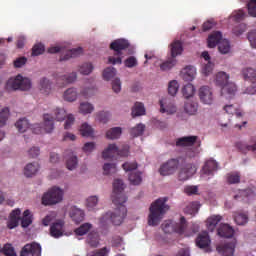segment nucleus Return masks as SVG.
Segmentation results:
<instances>
[{"label":"nucleus","mask_w":256,"mask_h":256,"mask_svg":"<svg viewBox=\"0 0 256 256\" xmlns=\"http://www.w3.org/2000/svg\"><path fill=\"white\" fill-rule=\"evenodd\" d=\"M123 191H125V184L123 183V180H114L112 203H114L116 209L113 212H107L105 215L100 217L99 223L101 227H107L109 223H113V225H121V223H123V219L127 217V207L125 206V203H127V196Z\"/></svg>","instance_id":"nucleus-1"},{"label":"nucleus","mask_w":256,"mask_h":256,"mask_svg":"<svg viewBox=\"0 0 256 256\" xmlns=\"http://www.w3.org/2000/svg\"><path fill=\"white\" fill-rule=\"evenodd\" d=\"M187 158L180 156L178 158H173L164 163L160 169L159 173L163 177H167V175H173L179 168V165H182L180 172L178 174L179 181H187L191 179V177L197 173V166L193 163H187Z\"/></svg>","instance_id":"nucleus-2"},{"label":"nucleus","mask_w":256,"mask_h":256,"mask_svg":"<svg viewBox=\"0 0 256 256\" xmlns=\"http://www.w3.org/2000/svg\"><path fill=\"white\" fill-rule=\"evenodd\" d=\"M167 201H169V198L167 197L158 198L150 205L148 215V225H150V227H157V225L161 223L165 213H167L169 210Z\"/></svg>","instance_id":"nucleus-3"},{"label":"nucleus","mask_w":256,"mask_h":256,"mask_svg":"<svg viewBox=\"0 0 256 256\" xmlns=\"http://www.w3.org/2000/svg\"><path fill=\"white\" fill-rule=\"evenodd\" d=\"M171 57L160 64L161 71H171L177 65V56L183 53V43L176 40L170 45Z\"/></svg>","instance_id":"nucleus-4"},{"label":"nucleus","mask_w":256,"mask_h":256,"mask_svg":"<svg viewBox=\"0 0 256 256\" xmlns=\"http://www.w3.org/2000/svg\"><path fill=\"white\" fill-rule=\"evenodd\" d=\"M216 85L221 87V95H228L231 99L237 92V86L233 82H229V75L225 72H218L216 74Z\"/></svg>","instance_id":"nucleus-5"},{"label":"nucleus","mask_w":256,"mask_h":256,"mask_svg":"<svg viewBox=\"0 0 256 256\" xmlns=\"http://www.w3.org/2000/svg\"><path fill=\"white\" fill-rule=\"evenodd\" d=\"M110 49H112V51H115V55H117L118 57H109V63H111L112 65H121V63H123V60L121 58V55H123V53H121V51L129 49V41L125 39H117L110 44Z\"/></svg>","instance_id":"nucleus-6"},{"label":"nucleus","mask_w":256,"mask_h":256,"mask_svg":"<svg viewBox=\"0 0 256 256\" xmlns=\"http://www.w3.org/2000/svg\"><path fill=\"white\" fill-rule=\"evenodd\" d=\"M6 89L7 91H29L31 89V79L17 75L15 78L8 79Z\"/></svg>","instance_id":"nucleus-7"},{"label":"nucleus","mask_w":256,"mask_h":256,"mask_svg":"<svg viewBox=\"0 0 256 256\" xmlns=\"http://www.w3.org/2000/svg\"><path fill=\"white\" fill-rule=\"evenodd\" d=\"M103 159H117V157H129V145H122L121 148L116 144H110L103 152Z\"/></svg>","instance_id":"nucleus-8"},{"label":"nucleus","mask_w":256,"mask_h":256,"mask_svg":"<svg viewBox=\"0 0 256 256\" xmlns=\"http://www.w3.org/2000/svg\"><path fill=\"white\" fill-rule=\"evenodd\" d=\"M64 192L61 188L54 186L45 192L42 196L43 205H57L63 201Z\"/></svg>","instance_id":"nucleus-9"},{"label":"nucleus","mask_w":256,"mask_h":256,"mask_svg":"<svg viewBox=\"0 0 256 256\" xmlns=\"http://www.w3.org/2000/svg\"><path fill=\"white\" fill-rule=\"evenodd\" d=\"M162 231L164 233H178L179 235H183L185 233V229H187V220L185 217L180 218V222H173V220H167L162 224Z\"/></svg>","instance_id":"nucleus-10"},{"label":"nucleus","mask_w":256,"mask_h":256,"mask_svg":"<svg viewBox=\"0 0 256 256\" xmlns=\"http://www.w3.org/2000/svg\"><path fill=\"white\" fill-rule=\"evenodd\" d=\"M43 121V127H41V124H34L31 126L32 133L35 135H41L43 133L53 132V129H55V125L53 124V117L49 114H44Z\"/></svg>","instance_id":"nucleus-11"},{"label":"nucleus","mask_w":256,"mask_h":256,"mask_svg":"<svg viewBox=\"0 0 256 256\" xmlns=\"http://www.w3.org/2000/svg\"><path fill=\"white\" fill-rule=\"evenodd\" d=\"M241 75L244 79V81H248L251 83L249 87L246 89V93L248 95H255L256 93V70L248 67V68H243L241 71Z\"/></svg>","instance_id":"nucleus-12"},{"label":"nucleus","mask_w":256,"mask_h":256,"mask_svg":"<svg viewBox=\"0 0 256 256\" xmlns=\"http://www.w3.org/2000/svg\"><path fill=\"white\" fill-rule=\"evenodd\" d=\"M217 171H219V163L213 159H209L204 163L201 169V179L209 181Z\"/></svg>","instance_id":"nucleus-13"},{"label":"nucleus","mask_w":256,"mask_h":256,"mask_svg":"<svg viewBox=\"0 0 256 256\" xmlns=\"http://www.w3.org/2000/svg\"><path fill=\"white\" fill-rule=\"evenodd\" d=\"M41 253V244L37 242H31L24 245V247L20 251V256H41Z\"/></svg>","instance_id":"nucleus-14"},{"label":"nucleus","mask_w":256,"mask_h":256,"mask_svg":"<svg viewBox=\"0 0 256 256\" xmlns=\"http://www.w3.org/2000/svg\"><path fill=\"white\" fill-rule=\"evenodd\" d=\"M235 247H237V242L233 240L231 242L218 245L216 247V251L223 256H233L235 255Z\"/></svg>","instance_id":"nucleus-15"},{"label":"nucleus","mask_w":256,"mask_h":256,"mask_svg":"<svg viewBox=\"0 0 256 256\" xmlns=\"http://www.w3.org/2000/svg\"><path fill=\"white\" fill-rule=\"evenodd\" d=\"M199 99L204 105L213 104V90L209 86H202L198 92Z\"/></svg>","instance_id":"nucleus-16"},{"label":"nucleus","mask_w":256,"mask_h":256,"mask_svg":"<svg viewBox=\"0 0 256 256\" xmlns=\"http://www.w3.org/2000/svg\"><path fill=\"white\" fill-rule=\"evenodd\" d=\"M55 79L58 85H69L77 81V72H72L68 75L55 74Z\"/></svg>","instance_id":"nucleus-17"},{"label":"nucleus","mask_w":256,"mask_h":256,"mask_svg":"<svg viewBox=\"0 0 256 256\" xmlns=\"http://www.w3.org/2000/svg\"><path fill=\"white\" fill-rule=\"evenodd\" d=\"M197 136H183L176 139V147H182L183 149L187 147H193L197 143Z\"/></svg>","instance_id":"nucleus-18"},{"label":"nucleus","mask_w":256,"mask_h":256,"mask_svg":"<svg viewBox=\"0 0 256 256\" xmlns=\"http://www.w3.org/2000/svg\"><path fill=\"white\" fill-rule=\"evenodd\" d=\"M160 113H167V115H173L177 113V107L171 102V100L165 98L160 100Z\"/></svg>","instance_id":"nucleus-19"},{"label":"nucleus","mask_w":256,"mask_h":256,"mask_svg":"<svg viewBox=\"0 0 256 256\" xmlns=\"http://www.w3.org/2000/svg\"><path fill=\"white\" fill-rule=\"evenodd\" d=\"M217 234L224 239H231L235 235V229L229 224L222 223L217 229Z\"/></svg>","instance_id":"nucleus-20"},{"label":"nucleus","mask_w":256,"mask_h":256,"mask_svg":"<svg viewBox=\"0 0 256 256\" xmlns=\"http://www.w3.org/2000/svg\"><path fill=\"white\" fill-rule=\"evenodd\" d=\"M80 55H83V48L81 47L66 50L61 54L60 61H69V59H75V57Z\"/></svg>","instance_id":"nucleus-21"},{"label":"nucleus","mask_w":256,"mask_h":256,"mask_svg":"<svg viewBox=\"0 0 256 256\" xmlns=\"http://www.w3.org/2000/svg\"><path fill=\"white\" fill-rule=\"evenodd\" d=\"M65 159H66V167L69 171H73V169L77 168L78 160L77 155L73 153L71 150H67L65 152Z\"/></svg>","instance_id":"nucleus-22"},{"label":"nucleus","mask_w":256,"mask_h":256,"mask_svg":"<svg viewBox=\"0 0 256 256\" xmlns=\"http://www.w3.org/2000/svg\"><path fill=\"white\" fill-rule=\"evenodd\" d=\"M223 41V34H221L220 31H215L212 34H210L208 36V47L210 49H214V47H217V45H219V43H221Z\"/></svg>","instance_id":"nucleus-23"},{"label":"nucleus","mask_w":256,"mask_h":256,"mask_svg":"<svg viewBox=\"0 0 256 256\" xmlns=\"http://www.w3.org/2000/svg\"><path fill=\"white\" fill-rule=\"evenodd\" d=\"M196 245L200 249H205V247H209L211 245V238H209V233L202 232L196 238Z\"/></svg>","instance_id":"nucleus-24"},{"label":"nucleus","mask_w":256,"mask_h":256,"mask_svg":"<svg viewBox=\"0 0 256 256\" xmlns=\"http://www.w3.org/2000/svg\"><path fill=\"white\" fill-rule=\"evenodd\" d=\"M255 198V191L251 188L240 190L236 195H234L235 201H245V199Z\"/></svg>","instance_id":"nucleus-25"},{"label":"nucleus","mask_w":256,"mask_h":256,"mask_svg":"<svg viewBox=\"0 0 256 256\" xmlns=\"http://www.w3.org/2000/svg\"><path fill=\"white\" fill-rule=\"evenodd\" d=\"M69 215L76 223H81L85 219V212L76 206L71 207Z\"/></svg>","instance_id":"nucleus-26"},{"label":"nucleus","mask_w":256,"mask_h":256,"mask_svg":"<svg viewBox=\"0 0 256 256\" xmlns=\"http://www.w3.org/2000/svg\"><path fill=\"white\" fill-rule=\"evenodd\" d=\"M50 235L55 239L63 236V222L59 221L50 226Z\"/></svg>","instance_id":"nucleus-27"},{"label":"nucleus","mask_w":256,"mask_h":256,"mask_svg":"<svg viewBox=\"0 0 256 256\" xmlns=\"http://www.w3.org/2000/svg\"><path fill=\"white\" fill-rule=\"evenodd\" d=\"M37 171H39V163H29L24 168V175L25 177H33V175H37Z\"/></svg>","instance_id":"nucleus-28"},{"label":"nucleus","mask_w":256,"mask_h":256,"mask_svg":"<svg viewBox=\"0 0 256 256\" xmlns=\"http://www.w3.org/2000/svg\"><path fill=\"white\" fill-rule=\"evenodd\" d=\"M195 75H197V70L193 66H187L183 70L182 77L184 81H193L195 79Z\"/></svg>","instance_id":"nucleus-29"},{"label":"nucleus","mask_w":256,"mask_h":256,"mask_svg":"<svg viewBox=\"0 0 256 256\" xmlns=\"http://www.w3.org/2000/svg\"><path fill=\"white\" fill-rule=\"evenodd\" d=\"M234 221L237 225H247L249 223V214L247 212H236Z\"/></svg>","instance_id":"nucleus-30"},{"label":"nucleus","mask_w":256,"mask_h":256,"mask_svg":"<svg viewBox=\"0 0 256 256\" xmlns=\"http://www.w3.org/2000/svg\"><path fill=\"white\" fill-rule=\"evenodd\" d=\"M53 118V125H55V121H65L67 118V111L63 108H56L53 112V115L49 114Z\"/></svg>","instance_id":"nucleus-31"},{"label":"nucleus","mask_w":256,"mask_h":256,"mask_svg":"<svg viewBox=\"0 0 256 256\" xmlns=\"http://www.w3.org/2000/svg\"><path fill=\"white\" fill-rule=\"evenodd\" d=\"M122 133H123V129L121 127L111 128L106 132V139H110V140L119 139Z\"/></svg>","instance_id":"nucleus-32"},{"label":"nucleus","mask_w":256,"mask_h":256,"mask_svg":"<svg viewBox=\"0 0 256 256\" xmlns=\"http://www.w3.org/2000/svg\"><path fill=\"white\" fill-rule=\"evenodd\" d=\"M218 50L221 55H229L231 53V43L227 39H223L218 44Z\"/></svg>","instance_id":"nucleus-33"},{"label":"nucleus","mask_w":256,"mask_h":256,"mask_svg":"<svg viewBox=\"0 0 256 256\" xmlns=\"http://www.w3.org/2000/svg\"><path fill=\"white\" fill-rule=\"evenodd\" d=\"M40 93H42L43 95H49V93H51V81H49V79L47 78H42L40 80Z\"/></svg>","instance_id":"nucleus-34"},{"label":"nucleus","mask_w":256,"mask_h":256,"mask_svg":"<svg viewBox=\"0 0 256 256\" xmlns=\"http://www.w3.org/2000/svg\"><path fill=\"white\" fill-rule=\"evenodd\" d=\"M223 219L221 215H214L207 219V229L208 231H215L217 224Z\"/></svg>","instance_id":"nucleus-35"},{"label":"nucleus","mask_w":256,"mask_h":256,"mask_svg":"<svg viewBox=\"0 0 256 256\" xmlns=\"http://www.w3.org/2000/svg\"><path fill=\"white\" fill-rule=\"evenodd\" d=\"M199 105L195 101H188L184 104V111L188 115H195L197 113Z\"/></svg>","instance_id":"nucleus-36"},{"label":"nucleus","mask_w":256,"mask_h":256,"mask_svg":"<svg viewBox=\"0 0 256 256\" xmlns=\"http://www.w3.org/2000/svg\"><path fill=\"white\" fill-rule=\"evenodd\" d=\"M77 89L76 88H68L65 92H64V99L65 101H68L70 103H73V101H77Z\"/></svg>","instance_id":"nucleus-37"},{"label":"nucleus","mask_w":256,"mask_h":256,"mask_svg":"<svg viewBox=\"0 0 256 256\" xmlns=\"http://www.w3.org/2000/svg\"><path fill=\"white\" fill-rule=\"evenodd\" d=\"M15 127L18 129L19 133H25L31 124H29V120L27 118H21L15 123Z\"/></svg>","instance_id":"nucleus-38"},{"label":"nucleus","mask_w":256,"mask_h":256,"mask_svg":"<svg viewBox=\"0 0 256 256\" xmlns=\"http://www.w3.org/2000/svg\"><path fill=\"white\" fill-rule=\"evenodd\" d=\"M31 223H33V215H31V211L25 210L21 219V227L26 229V227H29V225H31Z\"/></svg>","instance_id":"nucleus-39"},{"label":"nucleus","mask_w":256,"mask_h":256,"mask_svg":"<svg viewBox=\"0 0 256 256\" xmlns=\"http://www.w3.org/2000/svg\"><path fill=\"white\" fill-rule=\"evenodd\" d=\"M79 111L82 115H89L95 111V107L89 102H82L80 103Z\"/></svg>","instance_id":"nucleus-40"},{"label":"nucleus","mask_w":256,"mask_h":256,"mask_svg":"<svg viewBox=\"0 0 256 256\" xmlns=\"http://www.w3.org/2000/svg\"><path fill=\"white\" fill-rule=\"evenodd\" d=\"M182 94L185 99H191L195 95V86L193 84L188 83L182 88Z\"/></svg>","instance_id":"nucleus-41"},{"label":"nucleus","mask_w":256,"mask_h":256,"mask_svg":"<svg viewBox=\"0 0 256 256\" xmlns=\"http://www.w3.org/2000/svg\"><path fill=\"white\" fill-rule=\"evenodd\" d=\"M80 95H82L84 99H90V97L97 95V88H95V86L86 87L81 90Z\"/></svg>","instance_id":"nucleus-42"},{"label":"nucleus","mask_w":256,"mask_h":256,"mask_svg":"<svg viewBox=\"0 0 256 256\" xmlns=\"http://www.w3.org/2000/svg\"><path fill=\"white\" fill-rule=\"evenodd\" d=\"M145 113V106L141 102H136L132 109V117H140Z\"/></svg>","instance_id":"nucleus-43"},{"label":"nucleus","mask_w":256,"mask_h":256,"mask_svg":"<svg viewBox=\"0 0 256 256\" xmlns=\"http://www.w3.org/2000/svg\"><path fill=\"white\" fill-rule=\"evenodd\" d=\"M227 183H229V185L241 183V174L239 172H232L227 174Z\"/></svg>","instance_id":"nucleus-44"},{"label":"nucleus","mask_w":256,"mask_h":256,"mask_svg":"<svg viewBox=\"0 0 256 256\" xmlns=\"http://www.w3.org/2000/svg\"><path fill=\"white\" fill-rule=\"evenodd\" d=\"M224 111L227 113V115H236L238 117H243V113L239 112V108H237L235 105L230 104L224 106Z\"/></svg>","instance_id":"nucleus-45"},{"label":"nucleus","mask_w":256,"mask_h":256,"mask_svg":"<svg viewBox=\"0 0 256 256\" xmlns=\"http://www.w3.org/2000/svg\"><path fill=\"white\" fill-rule=\"evenodd\" d=\"M128 179L131 185H141V182L143 181L140 172H130Z\"/></svg>","instance_id":"nucleus-46"},{"label":"nucleus","mask_w":256,"mask_h":256,"mask_svg":"<svg viewBox=\"0 0 256 256\" xmlns=\"http://www.w3.org/2000/svg\"><path fill=\"white\" fill-rule=\"evenodd\" d=\"M99 203V197L97 196H90L86 200V207L88 211H93L95 210V207H97Z\"/></svg>","instance_id":"nucleus-47"},{"label":"nucleus","mask_w":256,"mask_h":256,"mask_svg":"<svg viewBox=\"0 0 256 256\" xmlns=\"http://www.w3.org/2000/svg\"><path fill=\"white\" fill-rule=\"evenodd\" d=\"M2 254L5 256H17V252H15V247H13V244L6 243L2 247Z\"/></svg>","instance_id":"nucleus-48"},{"label":"nucleus","mask_w":256,"mask_h":256,"mask_svg":"<svg viewBox=\"0 0 256 256\" xmlns=\"http://www.w3.org/2000/svg\"><path fill=\"white\" fill-rule=\"evenodd\" d=\"M104 175H113L117 173V165L115 163H105L103 166Z\"/></svg>","instance_id":"nucleus-49"},{"label":"nucleus","mask_w":256,"mask_h":256,"mask_svg":"<svg viewBox=\"0 0 256 256\" xmlns=\"http://www.w3.org/2000/svg\"><path fill=\"white\" fill-rule=\"evenodd\" d=\"M91 227H93V225H91L90 223H84L75 230V233L76 235H79L80 237H82V235H87V233L91 231Z\"/></svg>","instance_id":"nucleus-50"},{"label":"nucleus","mask_w":256,"mask_h":256,"mask_svg":"<svg viewBox=\"0 0 256 256\" xmlns=\"http://www.w3.org/2000/svg\"><path fill=\"white\" fill-rule=\"evenodd\" d=\"M102 75L105 81H110V79H113L117 75V70L114 67H108L103 71Z\"/></svg>","instance_id":"nucleus-51"},{"label":"nucleus","mask_w":256,"mask_h":256,"mask_svg":"<svg viewBox=\"0 0 256 256\" xmlns=\"http://www.w3.org/2000/svg\"><path fill=\"white\" fill-rule=\"evenodd\" d=\"M80 133L82 137H91L93 135V128L89 124L83 123L80 127Z\"/></svg>","instance_id":"nucleus-52"},{"label":"nucleus","mask_w":256,"mask_h":256,"mask_svg":"<svg viewBox=\"0 0 256 256\" xmlns=\"http://www.w3.org/2000/svg\"><path fill=\"white\" fill-rule=\"evenodd\" d=\"M178 91H179V82H177V80L170 81V83L168 85L169 95H171L172 97H175V95H177Z\"/></svg>","instance_id":"nucleus-53"},{"label":"nucleus","mask_w":256,"mask_h":256,"mask_svg":"<svg viewBox=\"0 0 256 256\" xmlns=\"http://www.w3.org/2000/svg\"><path fill=\"white\" fill-rule=\"evenodd\" d=\"M145 132V125L143 124H138L134 128L130 130V135L132 137H139Z\"/></svg>","instance_id":"nucleus-54"},{"label":"nucleus","mask_w":256,"mask_h":256,"mask_svg":"<svg viewBox=\"0 0 256 256\" xmlns=\"http://www.w3.org/2000/svg\"><path fill=\"white\" fill-rule=\"evenodd\" d=\"M93 72V64L84 63L79 67V73L81 75H90Z\"/></svg>","instance_id":"nucleus-55"},{"label":"nucleus","mask_w":256,"mask_h":256,"mask_svg":"<svg viewBox=\"0 0 256 256\" xmlns=\"http://www.w3.org/2000/svg\"><path fill=\"white\" fill-rule=\"evenodd\" d=\"M7 119H9V108L6 107L0 112V127H5Z\"/></svg>","instance_id":"nucleus-56"},{"label":"nucleus","mask_w":256,"mask_h":256,"mask_svg":"<svg viewBox=\"0 0 256 256\" xmlns=\"http://www.w3.org/2000/svg\"><path fill=\"white\" fill-rule=\"evenodd\" d=\"M45 53V46L41 43L36 44L32 48V56L38 57V55H43Z\"/></svg>","instance_id":"nucleus-57"},{"label":"nucleus","mask_w":256,"mask_h":256,"mask_svg":"<svg viewBox=\"0 0 256 256\" xmlns=\"http://www.w3.org/2000/svg\"><path fill=\"white\" fill-rule=\"evenodd\" d=\"M87 243L90 247H99V237L97 234H89L87 237Z\"/></svg>","instance_id":"nucleus-58"},{"label":"nucleus","mask_w":256,"mask_h":256,"mask_svg":"<svg viewBox=\"0 0 256 256\" xmlns=\"http://www.w3.org/2000/svg\"><path fill=\"white\" fill-rule=\"evenodd\" d=\"M107 255H109V249H107V247H103L101 249H98L96 251H93L87 254V256H107Z\"/></svg>","instance_id":"nucleus-59"},{"label":"nucleus","mask_w":256,"mask_h":256,"mask_svg":"<svg viewBox=\"0 0 256 256\" xmlns=\"http://www.w3.org/2000/svg\"><path fill=\"white\" fill-rule=\"evenodd\" d=\"M247 7L250 17H256V0H250Z\"/></svg>","instance_id":"nucleus-60"},{"label":"nucleus","mask_w":256,"mask_h":256,"mask_svg":"<svg viewBox=\"0 0 256 256\" xmlns=\"http://www.w3.org/2000/svg\"><path fill=\"white\" fill-rule=\"evenodd\" d=\"M245 17H247V15L245 14V12H243V10H238L236 12H234L232 14V18L234 19V21H236L237 23L243 21V19H245Z\"/></svg>","instance_id":"nucleus-61"},{"label":"nucleus","mask_w":256,"mask_h":256,"mask_svg":"<svg viewBox=\"0 0 256 256\" xmlns=\"http://www.w3.org/2000/svg\"><path fill=\"white\" fill-rule=\"evenodd\" d=\"M109 117H111L109 112L102 111L97 114V119L100 123H107V121H109Z\"/></svg>","instance_id":"nucleus-62"},{"label":"nucleus","mask_w":256,"mask_h":256,"mask_svg":"<svg viewBox=\"0 0 256 256\" xmlns=\"http://www.w3.org/2000/svg\"><path fill=\"white\" fill-rule=\"evenodd\" d=\"M122 167L124 171H135L137 169V162H126Z\"/></svg>","instance_id":"nucleus-63"},{"label":"nucleus","mask_w":256,"mask_h":256,"mask_svg":"<svg viewBox=\"0 0 256 256\" xmlns=\"http://www.w3.org/2000/svg\"><path fill=\"white\" fill-rule=\"evenodd\" d=\"M248 40L250 42L251 47H256V31H252L248 34Z\"/></svg>","instance_id":"nucleus-64"}]
</instances>
